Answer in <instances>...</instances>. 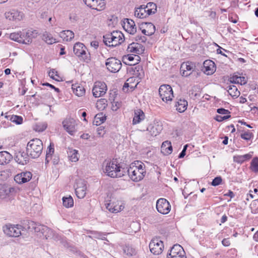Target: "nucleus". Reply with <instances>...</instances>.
I'll return each mask as SVG.
<instances>
[{
    "mask_svg": "<svg viewBox=\"0 0 258 258\" xmlns=\"http://www.w3.org/2000/svg\"><path fill=\"white\" fill-rule=\"evenodd\" d=\"M240 137L243 140H245L246 141H249L252 138H253V134L250 132H247L243 134H241L240 135Z\"/></svg>",
    "mask_w": 258,
    "mask_h": 258,
    "instance_id": "48",
    "label": "nucleus"
},
{
    "mask_svg": "<svg viewBox=\"0 0 258 258\" xmlns=\"http://www.w3.org/2000/svg\"><path fill=\"white\" fill-rule=\"evenodd\" d=\"M42 150V142L39 139L31 140L27 144V154L32 158H38L41 154Z\"/></svg>",
    "mask_w": 258,
    "mask_h": 258,
    "instance_id": "2",
    "label": "nucleus"
},
{
    "mask_svg": "<svg viewBox=\"0 0 258 258\" xmlns=\"http://www.w3.org/2000/svg\"><path fill=\"white\" fill-rule=\"evenodd\" d=\"M122 26L123 29L128 33L134 35L137 32V27L135 22L130 19H124L122 22Z\"/></svg>",
    "mask_w": 258,
    "mask_h": 258,
    "instance_id": "16",
    "label": "nucleus"
},
{
    "mask_svg": "<svg viewBox=\"0 0 258 258\" xmlns=\"http://www.w3.org/2000/svg\"><path fill=\"white\" fill-rule=\"evenodd\" d=\"M49 76L56 81H58L59 78V76L57 75V72L54 69L51 70L48 73Z\"/></svg>",
    "mask_w": 258,
    "mask_h": 258,
    "instance_id": "49",
    "label": "nucleus"
},
{
    "mask_svg": "<svg viewBox=\"0 0 258 258\" xmlns=\"http://www.w3.org/2000/svg\"><path fill=\"white\" fill-rule=\"evenodd\" d=\"M10 120L17 124H21L23 122V118L21 116L13 115L10 117Z\"/></svg>",
    "mask_w": 258,
    "mask_h": 258,
    "instance_id": "47",
    "label": "nucleus"
},
{
    "mask_svg": "<svg viewBox=\"0 0 258 258\" xmlns=\"http://www.w3.org/2000/svg\"><path fill=\"white\" fill-rule=\"evenodd\" d=\"M10 38L19 43L26 44H28L29 41H30L29 39L27 40L24 38V36H23L22 32L11 33Z\"/></svg>",
    "mask_w": 258,
    "mask_h": 258,
    "instance_id": "24",
    "label": "nucleus"
},
{
    "mask_svg": "<svg viewBox=\"0 0 258 258\" xmlns=\"http://www.w3.org/2000/svg\"><path fill=\"white\" fill-rule=\"evenodd\" d=\"M237 84L240 85H244L247 83V79L245 77L243 76H238V79L237 81Z\"/></svg>",
    "mask_w": 258,
    "mask_h": 258,
    "instance_id": "54",
    "label": "nucleus"
},
{
    "mask_svg": "<svg viewBox=\"0 0 258 258\" xmlns=\"http://www.w3.org/2000/svg\"><path fill=\"white\" fill-rule=\"evenodd\" d=\"M215 119L218 121V122H221V121H222L223 120V119L222 118V116L221 115H217L216 117H215Z\"/></svg>",
    "mask_w": 258,
    "mask_h": 258,
    "instance_id": "63",
    "label": "nucleus"
},
{
    "mask_svg": "<svg viewBox=\"0 0 258 258\" xmlns=\"http://www.w3.org/2000/svg\"><path fill=\"white\" fill-rule=\"evenodd\" d=\"M217 113L221 114H230V112L227 110L223 108H218L217 110Z\"/></svg>",
    "mask_w": 258,
    "mask_h": 258,
    "instance_id": "55",
    "label": "nucleus"
},
{
    "mask_svg": "<svg viewBox=\"0 0 258 258\" xmlns=\"http://www.w3.org/2000/svg\"><path fill=\"white\" fill-rule=\"evenodd\" d=\"M107 86L103 82H96L92 89L93 96L95 98H98L103 96L106 92Z\"/></svg>",
    "mask_w": 258,
    "mask_h": 258,
    "instance_id": "11",
    "label": "nucleus"
},
{
    "mask_svg": "<svg viewBox=\"0 0 258 258\" xmlns=\"http://www.w3.org/2000/svg\"><path fill=\"white\" fill-rule=\"evenodd\" d=\"M103 172L111 178L121 177L124 175V171L116 160H105L102 165Z\"/></svg>",
    "mask_w": 258,
    "mask_h": 258,
    "instance_id": "1",
    "label": "nucleus"
},
{
    "mask_svg": "<svg viewBox=\"0 0 258 258\" xmlns=\"http://www.w3.org/2000/svg\"><path fill=\"white\" fill-rule=\"evenodd\" d=\"M91 46L97 49L99 46V43L97 41H93L91 42Z\"/></svg>",
    "mask_w": 258,
    "mask_h": 258,
    "instance_id": "60",
    "label": "nucleus"
},
{
    "mask_svg": "<svg viewBox=\"0 0 258 258\" xmlns=\"http://www.w3.org/2000/svg\"><path fill=\"white\" fill-rule=\"evenodd\" d=\"M42 39L48 44H52L56 42L55 39L50 34L47 32L43 33Z\"/></svg>",
    "mask_w": 258,
    "mask_h": 258,
    "instance_id": "39",
    "label": "nucleus"
},
{
    "mask_svg": "<svg viewBox=\"0 0 258 258\" xmlns=\"http://www.w3.org/2000/svg\"><path fill=\"white\" fill-rule=\"evenodd\" d=\"M195 68V66L191 62H184L181 64L180 72L182 76L188 77L191 74Z\"/></svg>",
    "mask_w": 258,
    "mask_h": 258,
    "instance_id": "15",
    "label": "nucleus"
},
{
    "mask_svg": "<svg viewBox=\"0 0 258 258\" xmlns=\"http://www.w3.org/2000/svg\"><path fill=\"white\" fill-rule=\"evenodd\" d=\"M216 71V66L214 61L206 60L203 62V72L207 75H212Z\"/></svg>",
    "mask_w": 258,
    "mask_h": 258,
    "instance_id": "19",
    "label": "nucleus"
},
{
    "mask_svg": "<svg viewBox=\"0 0 258 258\" xmlns=\"http://www.w3.org/2000/svg\"><path fill=\"white\" fill-rule=\"evenodd\" d=\"M128 52L136 54L142 53L144 50L143 46L138 42H133L128 45L127 49Z\"/></svg>",
    "mask_w": 258,
    "mask_h": 258,
    "instance_id": "23",
    "label": "nucleus"
},
{
    "mask_svg": "<svg viewBox=\"0 0 258 258\" xmlns=\"http://www.w3.org/2000/svg\"><path fill=\"white\" fill-rule=\"evenodd\" d=\"M120 204V202H118L117 203L110 202L107 204L106 208L110 212L116 213L121 211L123 209V207L122 206V204Z\"/></svg>",
    "mask_w": 258,
    "mask_h": 258,
    "instance_id": "25",
    "label": "nucleus"
},
{
    "mask_svg": "<svg viewBox=\"0 0 258 258\" xmlns=\"http://www.w3.org/2000/svg\"><path fill=\"white\" fill-rule=\"evenodd\" d=\"M86 183L83 179H79L76 180L75 191L77 197L79 199H83L86 194Z\"/></svg>",
    "mask_w": 258,
    "mask_h": 258,
    "instance_id": "9",
    "label": "nucleus"
},
{
    "mask_svg": "<svg viewBox=\"0 0 258 258\" xmlns=\"http://www.w3.org/2000/svg\"><path fill=\"white\" fill-rule=\"evenodd\" d=\"M59 36L66 41H71L74 37V33L71 30L62 31L59 33Z\"/></svg>",
    "mask_w": 258,
    "mask_h": 258,
    "instance_id": "34",
    "label": "nucleus"
},
{
    "mask_svg": "<svg viewBox=\"0 0 258 258\" xmlns=\"http://www.w3.org/2000/svg\"><path fill=\"white\" fill-rule=\"evenodd\" d=\"M105 65L109 72L114 73L118 72L122 66L120 60L115 57L107 58L106 60Z\"/></svg>",
    "mask_w": 258,
    "mask_h": 258,
    "instance_id": "7",
    "label": "nucleus"
},
{
    "mask_svg": "<svg viewBox=\"0 0 258 258\" xmlns=\"http://www.w3.org/2000/svg\"><path fill=\"white\" fill-rule=\"evenodd\" d=\"M23 226L19 224H6L3 226L4 232L10 237H18L22 234V231L24 230Z\"/></svg>",
    "mask_w": 258,
    "mask_h": 258,
    "instance_id": "4",
    "label": "nucleus"
},
{
    "mask_svg": "<svg viewBox=\"0 0 258 258\" xmlns=\"http://www.w3.org/2000/svg\"><path fill=\"white\" fill-rule=\"evenodd\" d=\"M127 172L131 179L135 182L140 181L145 176L144 174L141 173L139 169L137 170V168H135V166H130Z\"/></svg>",
    "mask_w": 258,
    "mask_h": 258,
    "instance_id": "17",
    "label": "nucleus"
},
{
    "mask_svg": "<svg viewBox=\"0 0 258 258\" xmlns=\"http://www.w3.org/2000/svg\"><path fill=\"white\" fill-rule=\"evenodd\" d=\"M68 157L72 162H77L79 160L78 151L75 149H69L68 152Z\"/></svg>",
    "mask_w": 258,
    "mask_h": 258,
    "instance_id": "38",
    "label": "nucleus"
},
{
    "mask_svg": "<svg viewBox=\"0 0 258 258\" xmlns=\"http://www.w3.org/2000/svg\"><path fill=\"white\" fill-rule=\"evenodd\" d=\"M222 179L221 176H217L215 177L212 181L211 184L213 186H216L219 185L222 182Z\"/></svg>",
    "mask_w": 258,
    "mask_h": 258,
    "instance_id": "51",
    "label": "nucleus"
},
{
    "mask_svg": "<svg viewBox=\"0 0 258 258\" xmlns=\"http://www.w3.org/2000/svg\"><path fill=\"white\" fill-rule=\"evenodd\" d=\"M144 6L150 15L154 14L157 12V6L154 3H148L146 6L144 5Z\"/></svg>",
    "mask_w": 258,
    "mask_h": 258,
    "instance_id": "36",
    "label": "nucleus"
},
{
    "mask_svg": "<svg viewBox=\"0 0 258 258\" xmlns=\"http://www.w3.org/2000/svg\"><path fill=\"white\" fill-rule=\"evenodd\" d=\"M251 170L254 172H258V157H254L251 162L250 165Z\"/></svg>",
    "mask_w": 258,
    "mask_h": 258,
    "instance_id": "45",
    "label": "nucleus"
},
{
    "mask_svg": "<svg viewBox=\"0 0 258 258\" xmlns=\"http://www.w3.org/2000/svg\"><path fill=\"white\" fill-rule=\"evenodd\" d=\"M176 256L177 255H185V252L182 247L178 244H174L170 249V252L167 254V256Z\"/></svg>",
    "mask_w": 258,
    "mask_h": 258,
    "instance_id": "22",
    "label": "nucleus"
},
{
    "mask_svg": "<svg viewBox=\"0 0 258 258\" xmlns=\"http://www.w3.org/2000/svg\"><path fill=\"white\" fill-rule=\"evenodd\" d=\"M123 253L128 256H133L136 254L137 251L135 248L130 245H125L123 247Z\"/></svg>",
    "mask_w": 258,
    "mask_h": 258,
    "instance_id": "37",
    "label": "nucleus"
},
{
    "mask_svg": "<svg viewBox=\"0 0 258 258\" xmlns=\"http://www.w3.org/2000/svg\"><path fill=\"white\" fill-rule=\"evenodd\" d=\"M161 127L159 125H149L146 131H148L151 136L155 137L159 134L161 131Z\"/></svg>",
    "mask_w": 258,
    "mask_h": 258,
    "instance_id": "33",
    "label": "nucleus"
},
{
    "mask_svg": "<svg viewBox=\"0 0 258 258\" xmlns=\"http://www.w3.org/2000/svg\"><path fill=\"white\" fill-rule=\"evenodd\" d=\"M87 47L85 45L81 42H77L74 44L73 51L76 56L80 59L84 61L90 60V53L87 52Z\"/></svg>",
    "mask_w": 258,
    "mask_h": 258,
    "instance_id": "5",
    "label": "nucleus"
},
{
    "mask_svg": "<svg viewBox=\"0 0 258 258\" xmlns=\"http://www.w3.org/2000/svg\"><path fill=\"white\" fill-rule=\"evenodd\" d=\"M35 31L34 32L30 30H29L25 32L26 33V36H27V38H26V39H27V40L29 39L30 40V41H29V44L32 42V38L35 37V36L34 35V33H35L36 34H37V33H35ZM24 39H25V38H24Z\"/></svg>",
    "mask_w": 258,
    "mask_h": 258,
    "instance_id": "50",
    "label": "nucleus"
},
{
    "mask_svg": "<svg viewBox=\"0 0 258 258\" xmlns=\"http://www.w3.org/2000/svg\"><path fill=\"white\" fill-rule=\"evenodd\" d=\"M31 226L32 228L34 230L35 232L42 233L46 238H48L52 235V230L46 226L33 222H32Z\"/></svg>",
    "mask_w": 258,
    "mask_h": 258,
    "instance_id": "12",
    "label": "nucleus"
},
{
    "mask_svg": "<svg viewBox=\"0 0 258 258\" xmlns=\"http://www.w3.org/2000/svg\"><path fill=\"white\" fill-rule=\"evenodd\" d=\"M32 174L30 172H22L17 174L14 180L19 184H22L29 181L32 178Z\"/></svg>",
    "mask_w": 258,
    "mask_h": 258,
    "instance_id": "18",
    "label": "nucleus"
},
{
    "mask_svg": "<svg viewBox=\"0 0 258 258\" xmlns=\"http://www.w3.org/2000/svg\"><path fill=\"white\" fill-rule=\"evenodd\" d=\"M106 119V116L103 115L102 113H98L95 115L94 121L95 122L93 123L96 125H100V124L103 123Z\"/></svg>",
    "mask_w": 258,
    "mask_h": 258,
    "instance_id": "42",
    "label": "nucleus"
},
{
    "mask_svg": "<svg viewBox=\"0 0 258 258\" xmlns=\"http://www.w3.org/2000/svg\"><path fill=\"white\" fill-rule=\"evenodd\" d=\"M222 244L225 246H228L230 244V241L228 239L224 238L222 241Z\"/></svg>",
    "mask_w": 258,
    "mask_h": 258,
    "instance_id": "59",
    "label": "nucleus"
},
{
    "mask_svg": "<svg viewBox=\"0 0 258 258\" xmlns=\"http://www.w3.org/2000/svg\"><path fill=\"white\" fill-rule=\"evenodd\" d=\"M97 134L100 137H102L105 134L104 128L103 126H99L97 130Z\"/></svg>",
    "mask_w": 258,
    "mask_h": 258,
    "instance_id": "56",
    "label": "nucleus"
},
{
    "mask_svg": "<svg viewBox=\"0 0 258 258\" xmlns=\"http://www.w3.org/2000/svg\"><path fill=\"white\" fill-rule=\"evenodd\" d=\"M251 213H258V199L252 201L250 205Z\"/></svg>",
    "mask_w": 258,
    "mask_h": 258,
    "instance_id": "46",
    "label": "nucleus"
},
{
    "mask_svg": "<svg viewBox=\"0 0 258 258\" xmlns=\"http://www.w3.org/2000/svg\"><path fill=\"white\" fill-rule=\"evenodd\" d=\"M156 209L160 213L167 214L170 212L171 206L167 200L161 198L156 202Z\"/></svg>",
    "mask_w": 258,
    "mask_h": 258,
    "instance_id": "10",
    "label": "nucleus"
},
{
    "mask_svg": "<svg viewBox=\"0 0 258 258\" xmlns=\"http://www.w3.org/2000/svg\"><path fill=\"white\" fill-rule=\"evenodd\" d=\"M12 156L7 151L0 152V165L9 163L12 159Z\"/></svg>",
    "mask_w": 258,
    "mask_h": 258,
    "instance_id": "31",
    "label": "nucleus"
},
{
    "mask_svg": "<svg viewBox=\"0 0 258 258\" xmlns=\"http://www.w3.org/2000/svg\"><path fill=\"white\" fill-rule=\"evenodd\" d=\"M28 156L27 152H19L15 157V160L19 164L25 165L28 162Z\"/></svg>",
    "mask_w": 258,
    "mask_h": 258,
    "instance_id": "26",
    "label": "nucleus"
},
{
    "mask_svg": "<svg viewBox=\"0 0 258 258\" xmlns=\"http://www.w3.org/2000/svg\"><path fill=\"white\" fill-rule=\"evenodd\" d=\"M5 15L7 19L12 21H21L24 17V14L22 12L15 10L6 13Z\"/></svg>",
    "mask_w": 258,
    "mask_h": 258,
    "instance_id": "21",
    "label": "nucleus"
},
{
    "mask_svg": "<svg viewBox=\"0 0 258 258\" xmlns=\"http://www.w3.org/2000/svg\"><path fill=\"white\" fill-rule=\"evenodd\" d=\"M228 92L232 97H238L240 95V92L238 90L237 87L234 85H229L228 86Z\"/></svg>",
    "mask_w": 258,
    "mask_h": 258,
    "instance_id": "40",
    "label": "nucleus"
},
{
    "mask_svg": "<svg viewBox=\"0 0 258 258\" xmlns=\"http://www.w3.org/2000/svg\"><path fill=\"white\" fill-rule=\"evenodd\" d=\"M72 88L74 93H75L78 96H82L85 93V90L84 88L82 86L73 85Z\"/></svg>",
    "mask_w": 258,
    "mask_h": 258,
    "instance_id": "35",
    "label": "nucleus"
},
{
    "mask_svg": "<svg viewBox=\"0 0 258 258\" xmlns=\"http://www.w3.org/2000/svg\"><path fill=\"white\" fill-rule=\"evenodd\" d=\"M54 152V148L51 147V144L48 147L46 155L51 157L52 154Z\"/></svg>",
    "mask_w": 258,
    "mask_h": 258,
    "instance_id": "57",
    "label": "nucleus"
},
{
    "mask_svg": "<svg viewBox=\"0 0 258 258\" xmlns=\"http://www.w3.org/2000/svg\"><path fill=\"white\" fill-rule=\"evenodd\" d=\"M140 29L143 34L151 36L155 32V26L152 23H143L141 25Z\"/></svg>",
    "mask_w": 258,
    "mask_h": 258,
    "instance_id": "20",
    "label": "nucleus"
},
{
    "mask_svg": "<svg viewBox=\"0 0 258 258\" xmlns=\"http://www.w3.org/2000/svg\"><path fill=\"white\" fill-rule=\"evenodd\" d=\"M149 248L151 252L155 255L161 254L164 248L163 242L158 238H154L152 239L150 244Z\"/></svg>",
    "mask_w": 258,
    "mask_h": 258,
    "instance_id": "8",
    "label": "nucleus"
},
{
    "mask_svg": "<svg viewBox=\"0 0 258 258\" xmlns=\"http://www.w3.org/2000/svg\"><path fill=\"white\" fill-rule=\"evenodd\" d=\"M123 34L120 31H113L103 36V42L109 47H115L120 44L124 41Z\"/></svg>",
    "mask_w": 258,
    "mask_h": 258,
    "instance_id": "3",
    "label": "nucleus"
},
{
    "mask_svg": "<svg viewBox=\"0 0 258 258\" xmlns=\"http://www.w3.org/2000/svg\"><path fill=\"white\" fill-rule=\"evenodd\" d=\"M161 151L165 155L170 154L172 152V147L171 142L168 141L163 142L161 147Z\"/></svg>",
    "mask_w": 258,
    "mask_h": 258,
    "instance_id": "30",
    "label": "nucleus"
},
{
    "mask_svg": "<svg viewBox=\"0 0 258 258\" xmlns=\"http://www.w3.org/2000/svg\"><path fill=\"white\" fill-rule=\"evenodd\" d=\"M62 124L66 131L71 135L77 131L76 121L72 118H66L63 121Z\"/></svg>",
    "mask_w": 258,
    "mask_h": 258,
    "instance_id": "14",
    "label": "nucleus"
},
{
    "mask_svg": "<svg viewBox=\"0 0 258 258\" xmlns=\"http://www.w3.org/2000/svg\"><path fill=\"white\" fill-rule=\"evenodd\" d=\"M160 97L164 102L171 101L173 97L171 87L169 85H162L159 89Z\"/></svg>",
    "mask_w": 258,
    "mask_h": 258,
    "instance_id": "6",
    "label": "nucleus"
},
{
    "mask_svg": "<svg viewBox=\"0 0 258 258\" xmlns=\"http://www.w3.org/2000/svg\"><path fill=\"white\" fill-rule=\"evenodd\" d=\"M242 156L243 157L244 161H246L250 159L251 158L252 155L250 154H246L244 155H242Z\"/></svg>",
    "mask_w": 258,
    "mask_h": 258,
    "instance_id": "61",
    "label": "nucleus"
},
{
    "mask_svg": "<svg viewBox=\"0 0 258 258\" xmlns=\"http://www.w3.org/2000/svg\"><path fill=\"white\" fill-rule=\"evenodd\" d=\"M84 3L92 9L100 11L105 8L104 0H83Z\"/></svg>",
    "mask_w": 258,
    "mask_h": 258,
    "instance_id": "13",
    "label": "nucleus"
},
{
    "mask_svg": "<svg viewBox=\"0 0 258 258\" xmlns=\"http://www.w3.org/2000/svg\"><path fill=\"white\" fill-rule=\"evenodd\" d=\"M167 258H186V257L185 255H177L176 256H169V255H168Z\"/></svg>",
    "mask_w": 258,
    "mask_h": 258,
    "instance_id": "64",
    "label": "nucleus"
},
{
    "mask_svg": "<svg viewBox=\"0 0 258 258\" xmlns=\"http://www.w3.org/2000/svg\"><path fill=\"white\" fill-rule=\"evenodd\" d=\"M135 41L139 42H145L147 40V38L144 36L138 35L135 38Z\"/></svg>",
    "mask_w": 258,
    "mask_h": 258,
    "instance_id": "53",
    "label": "nucleus"
},
{
    "mask_svg": "<svg viewBox=\"0 0 258 258\" xmlns=\"http://www.w3.org/2000/svg\"><path fill=\"white\" fill-rule=\"evenodd\" d=\"M234 161L238 163H242L245 161L242 155L235 156L233 157Z\"/></svg>",
    "mask_w": 258,
    "mask_h": 258,
    "instance_id": "52",
    "label": "nucleus"
},
{
    "mask_svg": "<svg viewBox=\"0 0 258 258\" xmlns=\"http://www.w3.org/2000/svg\"><path fill=\"white\" fill-rule=\"evenodd\" d=\"M131 166H135V168H137V169H139L140 172L142 173L143 174H144L145 175L146 174V171L145 170V164L139 161H137L136 162H135L134 164H132Z\"/></svg>",
    "mask_w": 258,
    "mask_h": 258,
    "instance_id": "41",
    "label": "nucleus"
},
{
    "mask_svg": "<svg viewBox=\"0 0 258 258\" xmlns=\"http://www.w3.org/2000/svg\"><path fill=\"white\" fill-rule=\"evenodd\" d=\"M149 16H150V14L146 11V9L144 5L141 6L135 11V16L138 18L144 19Z\"/></svg>",
    "mask_w": 258,
    "mask_h": 258,
    "instance_id": "28",
    "label": "nucleus"
},
{
    "mask_svg": "<svg viewBox=\"0 0 258 258\" xmlns=\"http://www.w3.org/2000/svg\"><path fill=\"white\" fill-rule=\"evenodd\" d=\"M62 203L66 208H70L74 205V200L71 196L68 197H63L62 198Z\"/></svg>",
    "mask_w": 258,
    "mask_h": 258,
    "instance_id": "43",
    "label": "nucleus"
},
{
    "mask_svg": "<svg viewBox=\"0 0 258 258\" xmlns=\"http://www.w3.org/2000/svg\"><path fill=\"white\" fill-rule=\"evenodd\" d=\"M123 62L126 64L130 66L135 65L138 61H139V59L140 58V56L138 55H135V56L127 55H124L123 57Z\"/></svg>",
    "mask_w": 258,
    "mask_h": 258,
    "instance_id": "29",
    "label": "nucleus"
},
{
    "mask_svg": "<svg viewBox=\"0 0 258 258\" xmlns=\"http://www.w3.org/2000/svg\"><path fill=\"white\" fill-rule=\"evenodd\" d=\"M90 137V135L88 134H83L81 136V138L83 139L88 140Z\"/></svg>",
    "mask_w": 258,
    "mask_h": 258,
    "instance_id": "62",
    "label": "nucleus"
},
{
    "mask_svg": "<svg viewBox=\"0 0 258 258\" xmlns=\"http://www.w3.org/2000/svg\"><path fill=\"white\" fill-rule=\"evenodd\" d=\"M238 79V76L237 75H234L232 77H230V81L232 83L237 84V81Z\"/></svg>",
    "mask_w": 258,
    "mask_h": 258,
    "instance_id": "58",
    "label": "nucleus"
},
{
    "mask_svg": "<svg viewBox=\"0 0 258 258\" xmlns=\"http://www.w3.org/2000/svg\"><path fill=\"white\" fill-rule=\"evenodd\" d=\"M47 127V123L44 122H38L35 124L34 126V130L37 132H43Z\"/></svg>",
    "mask_w": 258,
    "mask_h": 258,
    "instance_id": "44",
    "label": "nucleus"
},
{
    "mask_svg": "<svg viewBox=\"0 0 258 258\" xmlns=\"http://www.w3.org/2000/svg\"><path fill=\"white\" fill-rule=\"evenodd\" d=\"M145 114L144 112L140 109L135 110L134 111V116L133 120V124H136L139 123L145 119Z\"/></svg>",
    "mask_w": 258,
    "mask_h": 258,
    "instance_id": "27",
    "label": "nucleus"
},
{
    "mask_svg": "<svg viewBox=\"0 0 258 258\" xmlns=\"http://www.w3.org/2000/svg\"><path fill=\"white\" fill-rule=\"evenodd\" d=\"M187 101L184 99L180 98L176 102L175 106L179 112H183L187 109Z\"/></svg>",
    "mask_w": 258,
    "mask_h": 258,
    "instance_id": "32",
    "label": "nucleus"
}]
</instances>
